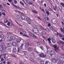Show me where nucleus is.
I'll return each instance as SVG.
<instances>
[{"label": "nucleus", "instance_id": "nucleus-19", "mask_svg": "<svg viewBox=\"0 0 64 64\" xmlns=\"http://www.w3.org/2000/svg\"><path fill=\"white\" fill-rule=\"evenodd\" d=\"M32 12H33V13H36V14H38V12L36 11V10H32Z\"/></svg>", "mask_w": 64, "mask_h": 64}, {"label": "nucleus", "instance_id": "nucleus-17", "mask_svg": "<svg viewBox=\"0 0 64 64\" xmlns=\"http://www.w3.org/2000/svg\"><path fill=\"white\" fill-rule=\"evenodd\" d=\"M58 35H59V36L60 37H62V35H61L60 33H59L58 34V32H57V36H58Z\"/></svg>", "mask_w": 64, "mask_h": 64}, {"label": "nucleus", "instance_id": "nucleus-40", "mask_svg": "<svg viewBox=\"0 0 64 64\" xmlns=\"http://www.w3.org/2000/svg\"><path fill=\"white\" fill-rule=\"evenodd\" d=\"M14 4H16L17 3V1L16 0H14Z\"/></svg>", "mask_w": 64, "mask_h": 64}, {"label": "nucleus", "instance_id": "nucleus-49", "mask_svg": "<svg viewBox=\"0 0 64 64\" xmlns=\"http://www.w3.org/2000/svg\"><path fill=\"white\" fill-rule=\"evenodd\" d=\"M40 28H41V29H42V30H44V28H43L42 27V26H41Z\"/></svg>", "mask_w": 64, "mask_h": 64}, {"label": "nucleus", "instance_id": "nucleus-47", "mask_svg": "<svg viewBox=\"0 0 64 64\" xmlns=\"http://www.w3.org/2000/svg\"><path fill=\"white\" fill-rule=\"evenodd\" d=\"M61 5H62V6H63V7H64V3H61Z\"/></svg>", "mask_w": 64, "mask_h": 64}, {"label": "nucleus", "instance_id": "nucleus-21", "mask_svg": "<svg viewBox=\"0 0 64 64\" xmlns=\"http://www.w3.org/2000/svg\"><path fill=\"white\" fill-rule=\"evenodd\" d=\"M0 9H1L2 10H3V9H4L3 8L2 6V5H1V4H0Z\"/></svg>", "mask_w": 64, "mask_h": 64}, {"label": "nucleus", "instance_id": "nucleus-51", "mask_svg": "<svg viewBox=\"0 0 64 64\" xmlns=\"http://www.w3.org/2000/svg\"><path fill=\"white\" fill-rule=\"evenodd\" d=\"M1 60L2 61H4V58H1Z\"/></svg>", "mask_w": 64, "mask_h": 64}, {"label": "nucleus", "instance_id": "nucleus-18", "mask_svg": "<svg viewBox=\"0 0 64 64\" xmlns=\"http://www.w3.org/2000/svg\"><path fill=\"white\" fill-rule=\"evenodd\" d=\"M48 41L50 43V44L51 43V38H48Z\"/></svg>", "mask_w": 64, "mask_h": 64}, {"label": "nucleus", "instance_id": "nucleus-55", "mask_svg": "<svg viewBox=\"0 0 64 64\" xmlns=\"http://www.w3.org/2000/svg\"><path fill=\"white\" fill-rule=\"evenodd\" d=\"M4 22H5V23H7V22H8V20H6L5 22V20H4Z\"/></svg>", "mask_w": 64, "mask_h": 64}, {"label": "nucleus", "instance_id": "nucleus-62", "mask_svg": "<svg viewBox=\"0 0 64 64\" xmlns=\"http://www.w3.org/2000/svg\"><path fill=\"white\" fill-rule=\"evenodd\" d=\"M38 61H40V58L38 59Z\"/></svg>", "mask_w": 64, "mask_h": 64}, {"label": "nucleus", "instance_id": "nucleus-45", "mask_svg": "<svg viewBox=\"0 0 64 64\" xmlns=\"http://www.w3.org/2000/svg\"><path fill=\"white\" fill-rule=\"evenodd\" d=\"M46 30L47 31H49V29L48 28H46Z\"/></svg>", "mask_w": 64, "mask_h": 64}, {"label": "nucleus", "instance_id": "nucleus-54", "mask_svg": "<svg viewBox=\"0 0 64 64\" xmlns=\"http://www.w3.org/2000/svg\"><path fill=\"white\" fill-rule=\"evenodd\" d=\"M43 16H46V14H45V13H44L43 14Z\"/></svg>", "mask_w": 64, "mask_h": 64}, {"label": "nucleus", "instance_id": "nucleus-2", "mask_svg": "<svg viewBox=\"0 0 64 64\" xmlns=\"http://www.w3.org/2000/svg\"><path fill=\"white\" fill-rule=\"evenodd\" d=\"M51 21L54 24H56L57 23V20L55 19H52V20Z\"/></svg>", "mask_w": 64, "mask_h": 64}, {"label": "nucleus", "instance_id": "nucleus-48", "mask_svg": "<svg viewBox=\"0 0 64 64\" xmlns=\"http://www.w3.org/2000/svg\"><path fill=\"white\" fill-rule=\"evenodd\" d=\"M30 60L31 61H32V62H34V60H33V59H31V58L30 59Z\"/></svg>", "mask_w": 64, "mask_h": 64}, {"label": "nucleus", "instance_id": "nucleus-1", "mask_svg": "<svg viewBox=\"0 0 64 64\" xmlns=\"http://www.w3.org/2000/svg\"><path fill=\"white\" fill-rule=\"evenodd\" d=\"M53 47L55 48V49H56V50L55 49L54 50L56 52H58V51H59L60 50V49L59 48L57 47V45L56 44H54L53 46Z\"/></svg>", "mask_w": 64, "mask_h": 64}, {"label": "nucleus", "instance_id": "nucleus-59", "mask_svg": "<svg viewBox=\"0 0 64 64\" xmlns=\"http://www.w3.org/2000/svg\"><path fill=\"white\" fill-rule=\"evenodd\" d=\"M44 6H45V7H46L47 5H46V4H44Z\"/></svg>", "mask_w": 64, "mask_h": 64}, {"label": "nucleus", "instance_id": "nucleus-46", "mask_svg": "<svg viewBox=\"0 0 64 64\" xmlns=\"http://www.w3.org/2000/svg\"><path fill=\"white\" fill-rule=\"evenodd\" d=\"M20 64H24V63H23L22 62H20Z\"/></svg>", "mask_w": 64, "mask_h": 64}, {"label": "nucleus", "instance_id": "nucleus-41", "mask_svg": "<svg viewBox=\"0 0 64 64\" xmlns=\"http://www.w3.org/2000/svg\"><path fill=\"white\" fill-rule=\"evenodd\" d=\"M32 4H33V3L32 2H29V4H30V5H32Z\"/></svg>", "mask_w": 64, "mask_h": 64}, {"label": "nucleus", "instance_id": "nucleus-4", "mask_svg": "<svg viewBox=\"0 0 64 64\" xmlns=\"http://www.w3.org/2000/svg\"><path fill=\"white\" fill-rule=\"evenodd\" d=\"M6 45L8 47H10L12 46V44L11 43H7Z\"/></svg>", "mask_w": 64, "mask_h": 64}, {"label": "nucleus", "instance_id": "nucleus-10", "mask_svg": "<svg viewBox=\"0 0 64 64\" xmlns=\"http://www.w3.org/2000/svg\"><path fill=\"white\" fill-rule=\"evenodd\" d=\"M12 44L14 46H17V43L15 42H12Z\"/></svg>", "mask_w": 64, "mask_h": 64}, {"label": "nucleus", "instance_id": "nucleus-26", "mask_svg": "<svg viewBox=\"0 0 64 64\" xmlns=\"http://www.w3.org/2000/svg\"><path fill=\"white\" fill-rule=\"evenodd\" d=\"M12 5L13 6H14V7H15L16 8H18L19 7L18 6L15 5V4H12Z\"/></svg>", "mask_w": 64, "mask_h": 64}, {"label": "nucleus", "instance_id": "nucleus-9", "mask_svg": "<svg viewBox=\"0 0 64 64\" xmlns=\"http://www.w3.org/2000/svg\"><path fill=\"white\" fill-rule=\"evenodd\" d=\"M52 62H54V63H56L57 62V60L56 59L53 58L52 59Z\"/></svg>", "mask_w": 64, "mask_h": 64}, {"label": "nucleus", "instance_id": "nucleus-57", "mask_svg": "<svg viewBox=\"0 0 64 64\" xmlns=\"http://www.w3.org/2000/svg\"><path fill=\"white\" fill-rule=\"evenodd\" d=\"M49 11H52V9H51V8H49Z\"/></svg>", "mask_w": 64, "mask_h": 64}, {"label": "nucleus", "instance_id": "nucleus-15", "mask_svg": "<svg viewBox=\"0 0 64 64\" xmlns=\"http://www.w3.org/2000/svg\"><path fill=\"white\" fill-rule=\"evenodd\" d=\"M3 48V46H0V51H2Z\"/></svg>", "mask_w": 64, "mask_h": 64}, {"label": "nucleus", "instance_id": "nucleus-61", "mask_svg": "<svg viewBox=\"0 0 64 64\" xmlns=\"http://www.w3.org/2000/svg\"><path fill=\"white\" fill-rule=\"evenodd\" d=\"M8 51H11V49H8Z\"/></svg>", "mask_w": 64, "mask_h": 64}, {"label": "nucleus", "instance_id": "nucleus-35", "mask_svg": "<svg viewBox=\"0 0 64 64\" xmlns=\"http://www.w3.org/2000/svg\"><path fill=\"white\" fill-rule=\"evenodd\" d=\"M50 30H54V28L52 26L50 27Z\"/></svg>", "mask_w": 64, "mask_h": 64}, {"label": "nucleus", "instance_id": "nucleus-7", "mask_svg": "<svg viewBox=\"0 0 64 64\" xmlns=\"http://www.w3.org/2000/svg\"><path fill=\"white\" fill-rule=\"evenodd\" d=\"M21 39L20 38L17 39L16 40L17 43H20V41H21Z\"/></svg>", "mask_w": 64, "mask_h": 64}, {"label": "nucleus", "instance_id": "nucleus-5", "mask_svg": "<svg viewBox=\"0 0 64 64\" xmlns=\"http://www.w3.org/2000/svg\"><path fill=\"white\" fill-rule=\"evenodd\" d=\"M29 33L31 36H32V37H33L35 38L36 37L35 35L32 34V33L31 32H29Z\"/></svg>", "mask_w": 64, "mask_h": 64}, {"label": "nucleus", "instance_id": "nucleus-24", "mask_svg": "<svg viewBox=\"0 0 64 64\" xmlns=\"http://www.w3.org/2000/svg\"><path fill=\"white\" fill-rule=\"evenodd\" d=\"M33 50V48H29L28 49V51H32Z\"/></svg>", "mask_w": 64, "mask_h": 64}, {"label": "nucleus", "instance_id": "nucleus-29", "mask_svg": "<svg viewBox=\"0 0 64 64\" xmlns=\"http://www.w3.org/2000/svg\"><path fill=\"white\" fill-rule=\"evenodd\" d=\"M8 35V36H11V33L10 32H8L7 33Z\"/></svg>", "mask_w": 64, "mask_h": 64}, {"label": "nucleus", "instance_id": "nucleus-20", "mask_svg": "<svg viewBox=\"0 0 64 64\" xmlns=\"http://www.w3.org/2000/svg\"><path fill=\"white\" fill-rule=\"evenodd\" d=\"M16 19L17 20H20V16H16Z\"/></svg>", "mask_w": 64, "mask_h": 64}, {"label": "nucleus", "instance_id": "nucleus-38", "mask_svg": "<svg viewBox=\"0 0 64 64\" xmlns=\"http://www.w3.org/2000/svg\"><path fill=\"white\" fill-rule=\"evenodd\" d=\"M23 7H24V8H23V9L24 10H25V9L26 8V7L25 6H24V5L22 6Z\"/></svg>", "mask_w": 64, "mask_h": 64}, {"label": "nucleus", "instance_id": "nucleus-42", "mask_svg": "<svg viewBox=\"0 0 64 64\" xmlns=\"http://www.w3.org/2000/svg\"><path fill=\"white\" fill-rule=\"evenodd\" d=\"M23 36H26V37H29L27 35H26L25 34H23Z\"/></svg>", "mask_w": 64, "mask_h": 64}, {"label": "nucleus", "instance_id": "nucleus-39", "mask_svg": "<svg viewBox=\"0 0 64 64\" xmlns=\"http://www.w3.org/2000/svg\"><path fill=\"white\" fill-rule=\"evenodd\" d=\"M34 51H35V52H36V53H38V52L37 51V50H36V48H34Z\"/></svg>", "mask_w": 64, "mask_h": 64}, {"label": "nucleus", "instance_id": "nucleus-30", "mask_svg": "<svg viewBox=\"0 0 64 64\" xmlns=\"http://www.w3.org/2000/svg\"><path fill=\"white\" fill-rule=\"evenodd\" d=\"M46 14H48V15H49V14H50L49 11H48L46 10Z\"/></svg>", "mask_w": 64, "mask_h": 64}, {"label": "nucleus", "instance_id": "nucleus-44", "mask_svg": "<svg viewBox=\"0 0 64 64\" xmlns=\"http://www.w3.org/2000/svg\"><path fill=\"white\" fill-rule=\"evenodd\" d=\"M11 56L13 57H16V56L14 54L12 55Z\"/></svg>", "mask_w": 64, "mask_h": 64}, {"label": "nucleus", "instance_id": "nucleus-6", "mask_svg": "<svg viewBox=\"0 0 64 64\" xmlns=\"http://www.w3.org/2000/svg\"><path fill=\"white\" fill-rule=\"evenodd\" d=\"M21 18L23 20H25V16L24 14H22L21 16Z\"/></svg>", "mask_w": 64, "mask_h": 64}, {"label": "nucleus", "instance_id": "nucleus-14", "mask_svg": "<svg viewBox=\"0 0 64 64\" xmlns=\"http://www.w3.org/2000/svg\"><path fill=\"white\" fill-rule=\"evenodd\" d=\"M52 41L53 43H56V41L55 40V39L54 38H52Z\"/></svg>", "mask_w": 64, "mask_h": 64}, {"label": "nucleus", "instance_id": "nucleus-53", "mask_svg": "<svg viewBox=\"0 0 64 64\" xmlns=\"http://www.w3.org/2000/svg\"><path fill=\"white\" fill-rule=\"evenodd\" d=\"M42 10L44 12V13H45V11H44V9H42Z\"/></svg>", "mask_w": 64, "mask_h": 64}, {"label": "nucleus", "instance_id": "nucleus-60", "mask_svg": "<svg viewBox=\"0 0 64 64\" xmlns=\"http://www.w3.org/2000/svg\"><path fill=\"white\" fill-rule=\"evenodd\" d=\"M5 26H6V27H7V28H8V27L7 26H6V24H3Z\"/></svg>", "mask_w": 64, "mask_h": 64}, {"label": "nucleus", "instance_id": "nucleus-3", "mask_svg": "<svg viewBox=\"0 0 64 64\" xmlns=\"http://www.w3.org/2000/svg\"><path fill=\"white\" fill-rule=\"evenodd\" d=\"M32 31L34 32H38V30L36 28H34L32 29Z\"/></svg>", "mask_w": 64, "mask_h": 64}, {"label": "nucleus", "instance_id": "nucleus-63", "mask_svg": "<svg viewBox=\"0 0 64 64\" xmlns=\"http://www.w3.org/2000/svg\"><path fill=\"white\" fill-rule=\"evenodd\" d=\"M18 25H19V26H20V27H22V26L21 24H19Z\"/></svg>", "mask_w": 64, "mask_h": 64}, {"label": "nucleus", "instance_id": "nucleus-37", "mask_svg": "<svg viewBox=\"0 0 64 64\" xmlns=\"http://www.w3.org/2000/svg\"><path fill=\"white\" fill-rule=\"evenodd\" d=\"M22 52H23L24 54H27V52L26 51H22Z\"/></svg>", "mask_w": 64, "mask_h": 64}, {"label": "nucleus", "instance_id": "nucleus-12", "mask_svg": "<svg viewBox=\"0 0 64 64\" xmlns=\"http://www.w3.org/2000/svg\"><path fill=\"white\" fill-rule=\"evenodd\" d=\"M26 45L25 46V47L26 48H27L28 47V46L29 45V43L28 42H26L25 44Z\"/></svg>", "mask_w": 64, "mask_h": 64}, {"label": "nucleus", "instance_id": "nucleus-13", "mask_svg": "<svg viewBox=\"0 0 64 64\" xmlns=\"http://www.w3.org/2000/svg\"><path fill=\"white\" fill-rule=\"evenodd\" d=\"M26 20L28 22H31V19L29 18H26Z\"/></svg>", "mask_w": 64, "mask_h": 64}, {"label": "nucleus", "instance_id": "nucleus-8", "mask_svg": "<svg viewBox=\"0 0 64 64\" xmlns=\"http://www.w3.org/2000/svg\"><path fill=\"white\" fill-rule=\"evenodd\" d=\"M40 55V57H45L46 56V54H41Z\"/></svg>", "mask_w": 64, "mask_h": 64}, {"label": "nucleus", "instance_id": "nucleus-25", "mask_svg": "<svg viewBox=\"0 0 64 64\" xmlns=\"http://www.w3.org/2000/svg\"><path fill=\"white\" fill-rule=\"evenodd\" d=\"M13 52L14 53L16 52V48H14L13 49Z\"/></svg>", "mask_w": 64, "mask_h": 64}, {"label": "nucleus", "instance_id": "nucleus-33", "mask_svg": "<svg viewBox=\"0 0 64 64\" xmlns=\"http://www.w3.org/2000/svg\"><path fill=\"white\" fill-rule=\"evenodd\" d=\"M33 27L34 28H37V26L35 24H34L33 26Z\"/></svg>", "mask_w": 64, "mask_h": 64}, {"label": "nucleus", "instance_id": "nucleus-22", "mask_svg": "<svg viewBox=\"0 0 64 64\" xmlns=\"http://www.w3.org/2000/svg\"><path fill=\"white\" fill-rule=\"evenodd\" d=\"M20 3L21 5H22V6L24 5V4L23 2H22V1H20Z\"/></svg>", "mask_w": 64, "mask_h": 64}, {"label": "nucleus", "instance_id": "nucleus-56", "mask_svg": "<svg viewBox=\"0 0 64 64\" xmlns=\"http://www.w3.org/2000/svg\"><path fill=\"white\" fill-rule=\"evenodd\" d=\"M28 56L27 55H26V58H28Z\"/></svg>", "mask_w": 64, "mask_h": 64}, {"label": "nucleus", "instance_id": "nucleus-34", "mask_svg": "<svg viewBox=\"0 0 64 64\" xmlns=\"http://www.w3.org/2000/svg\"><path fill=\"white\" fill-rule=\"evenodd\" d=\"M44 62L43 60H42L40 61V63H41V64H43L44 63Z\"/></svg>", "mask_w": 64, "mask_h": 64}, {"label": "nucleus", "instance_id": "nucleus-32", "mask_svg": "<svg viewBox=\"0 0 64 64\" xmlns=\"http://www.w3.org/2000/svg\"><path fill=\"white\" fill-rule=\"evenodd\" d=\"M58 8L60 9V11H61L62 10V7L61 6H60L58 7Z\"/></svg>", "mask_w": 64, "mask_h": 64}, {"label": "nucleus", "instance_id": "nucleus-23", "mask_svg": "<svg viewBox=\"0 0 64 64\" xmlns=\"http://www.w3.org/2000/svg\"><path fill=\"white\" fill-rule=\"evenodd\" d=\"M0 38H1L2 39H3V38H4V35L2 34H1L0 35Z\"/></svg>", "mask_w": 64, "mask_h": 64}, {"label": "nucleus", "instance_id": "nucleus-64", "mask_svg": "<svg viewBox=\"0 0 64 64\" xmlns=\"http://www.w3.org/2000/svg\"><path fill=\"white\" fill-rule=\"evenodd\" d=\"M62 19L63 20H64V17H62Z\"/></svg>", "mask_w": 64, "mask_h": 64}, {"label": "nucleus", "instance_id": "nucleus-43", "mask_svg": "<svg viewBox=\"0 0 64 64\" xmlns=\"http://www.w3.org/2000/svg\"><path fill=\"white\" fill-rule=\"evenodd\" d=\"M20 48H18V52H20Z\"/></svg>", "mask_w": 64, "mask_h": 64}, {"label": "nucleus", "instance_id": "nucleus-27", "mask_svg": "<svg viewBox=\"0 0 64 64\" xmlns=\"http://www.w3.org/2000/svg\"><path fill=\"white\" fill-rule=\"evenodd\" d=\"M42 35H46V32H45L43 31L42 32Z\"/></svg>", "mask_w": 64, "mask_h": 64}, {"label": "nucleus", "instance_id": "nucleus-28", "mask_svg": "<svg viewBox=\"0 0 64 64\" xmlns=\"http://www.w3.org/2000/svg\"><path fill=\"white\" fill-rule=\"evenodd\" d=\"M23 1L24 2V3L26 4V3H28V0H24Z\"/></svg>", "mask_w": 64, "mask_h": 64}, {"label": "nucleus", "instance_id": "nucleus-31", "mask_svg": "<svg viewBox=\"0 0 64 64\" xmlns=\"http://www.w3.org/2000/svg\"><path fill=\"white\" fill-rule=\"evenodd\" d=\"M24 45V44H22L21 46H20L21 49H23V46Z\"/></svg>", "mask_w": 64, "mask_h": 64}, {"label": "nucleus", "instance_id": "nucleus-50", "mask_svg": "<svg viewBox=\"0 0 64 64\" xmlns=\"http://www.w3.org/2000/svg\"><path fill=\"white\" fill-rule=\"evenodd\" d=\"M7 24L8 26H9V25H10V22H8Z\"/></svg>", "mask_w": 64, "mask_h": 64}, {"label": "nucleus", "instance_id": "nucleus-58", "mask_svg": "<svg viewBox=\"0 0 64 64\" xmlns=\"http://www.w3.org/2000/svg\"><path fill=\"white\" fill-rule=\"evenodd\" d=\"M7 64H11V63L10 62H8Z\"/></svg>", "mask_w": 64, "mask_h": 64}, {"label": "nucleus", "instance_id": "nucleus-11", "mask_svg": "<svg viewBox=\"0 0 64 64\" xmlns=\"http://www.w3.org/2000/svg\"><path fill=\"white\" fill-rule=\"evenodd\" d=\"M50 54H54V53H55V52H54V51L53 50H50Z\"/></svg>", "mask_w": 64, "mask_h": 64}, {"label": "nucleus", "instance_id": "nucleus-36", "mask_svg": "<svg viewBox=\"0 0 64 64\" xmlns=\"http://www.w3.org/2000/svg\"><path fill=\"white\" fill-rule=\"evenodd\" d=\"M45 64H50V63L48 61H47L45 63Z\"/></svg>", "mask_w": 64, "mask_h": 64}, {"label": "nucleus", "instance_id": "nucleus-16", "mask_svg": "<svg viewBox=\"0 0 64 64\" xmlns=\"http://www.w3.org/2000/svg\"><path fill=\"white\" fill-rule=\"evenodd\" d=\"M10 39L11 40H15V38L14 36H12L10 38Z\"/></svg>", "mask_w": 64, "mask_h": 64}, {"label": "nucleus", "instance_id": "nucleus-52", "mask_svg": "<svg viewBox=\"0 0 64 64\" xmlns=\"http://www.w3.org/2000/svg\"><path fill=\"white\" fill-rule=\"evenodd\" d=\"M48 26L49 27H50L51 26V24L50 23H49L48 24Z\"/></svg>", "mask_w": 64, "mask_h": 64}]
</instances>
